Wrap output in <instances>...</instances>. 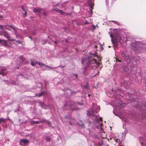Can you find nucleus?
Segmentation results:
<instances>
[{"mask_svg": "<svg viewBox=\"0 0 146 146\" xmlns=\"http://www.w3.org/2000/svg\"><path fill=\"white\" fill-rule=\"evenodd\" d=\"M96 57L98 59V57L95 54H91L88 57V58H83L82 60V64L88 65L90 63L95 64L96 65L99 66L100 64V59H98V61H97L94 58V57Z\"/></svg>", "mask_w": 146, "mask_h": 146, "instance_id": "nucleus-1", "label": "nucleus"}, {"mask_svg": "<svg viewBox=\"0 0 146 146\" xmlns=\"http://www.w3.org/2000/svg\"><path fill=\"white\" fill-rule=\"evenodd\" d=\"M114 31L115 33L110 35L113 42L115 44H117L118 42L121 43V36L116 34V33L117 32V30L115 29L114 30Z\"/></svg>", "mask_w": 146, "mask_h": 146, "instance_id": "nucleus-2", "label": "nucleus"}, {"mask_svg": "<svg viewBox=\"0 0 146 146\" xmlns=\"http://www.w3.org/2000/svg\"><path fill=\"white\" fill-rule=\"evenodd\" d=\"M82 105V104H80L79 103H76L69 101L64 106H70V110L73 111L76 110L78 109V108L77 107L75 108V107H77L78 105Z\"/></svg>", "mask_w": 146, "mask_h": 146, "instance_id": "nucleus-3", "label": "nucleus"}, {"mask_svg": "<svg viewBox=\"0 0 146 146\" xmlns=\"http://www.w3.org/2000/svg\"><path fill=\"white\" fill-rule=\"evenodd\" d=\"M33 11L35 14L42 13L44 15H47L46 13L44 11V9L42 8H34L33 9Z\"/></svg>", "mask_w": 146, "mask_h": 146, "instance_id": "nucleus-4", "label": "nucleus"}, {"mask_svg": "<svg viewBox=\"0 0 146 146\" xmlns=\"http://www.w3.org/2000/svg\"><path fill=\"white\" fill-rule=\"evenodd\" d=\"M94 0H88V3L90 6V13H92V9H93V7L94 6Z\"/></svg>", "mask_w": 146, "mask_h": 146, "instance_id": "nucleus-5", "label": "nucleus"}, {"mask_svg": "<svg viewBox=\"0 0 146 146\" xmlns=\"http://www.w3.org/2000/svg\"><path fill=\"white\" fill-rule=\"evenodd\" d=\"M29 141L27 139H21V141L19 142V144L20 145L22 146L23 145L22 143H24V145L25 144L27 143H29Z\"/></svg>", "mask_w": 146, "mask_h": 146, "instance_id": "nucleus-6", "label": "nucleus"}, {"mask_svg": "<svg viewBox=\"0 0 146 146\" xmlns=\"http://www.w3.org/2000/svg\"><path fill=\"white\" fill-rule=\"evenodd\" d=\"M3 35L6 37L8 40H9L10 36L9 35L6 31H3L2 32Z\"/></svg>", "mask_w": 146, "mask_h": 146, "instance_id": "nucleus-7", "label": "nucleus"}, {"mask_svg": "<svg viewBox=\"0 0 146 146\" xmlns=\"http://www.w3.org/2000/svg\"><path fill=\"white\" fill-rule=\"evenodd\" d=\"M0 43L5 46H9V44L7 43V42L6 40H1L0 39Z\"/></svg>", "mask_w": 146, "mask_h": 146, "instance_id": "nucleus-8", "label": "nucleus"}, {"mask_svg": "<svg viewBox=\"0 0 146 146\" xmlns=\"http://www.w3.org/2000/svg\"><path fill=\"white\" fill-rule=\"evenodd\" d=\"M35 63L39 65L40 66V67L41 68L42 66H45L46 65L42 63V62H35Z\"/></svg>", "mask_w": 146, "mask_h": 146, "instance_id": "nucleus-9", "label": "nucleus"}, {"mask_svg": "<svg viewBox=\"0 0 146 146\" xmlns=\"http://www.w3.org/2000/svg\"><path fill=\"white\" fill-rule=\"evenodd\" d=\"M5 70V69H0V74L2 75H3L4 74H5L4 73V71Z\"/></svg>", "mask_w": 146, "mask_h": 146, "instance_id": "nucleus-10", "label": "nucleus"}, {"mask_svg": "<svg viewBox=\"0 0 146 146\" xmlns=\"http://www.w3.org/2000/svg\"><path fill=\"white\" fill-rule=\"evenodd\" d=\"M19 59L21 60V61L24 63H26V60L25 59L23 58L22 56H21L19 58Z\"/></svg>", "mask_w": 146, "mask_h": 146, "instance_id": "nucleus-11", "label": "nucleus"}, {"mask_svg": "<svg viewBox=\"0 0 146 146\" xmlns=\"http://www.w3.org/2000/svg\"><path fill=\"white\" fill-rule=\"evenodd\" d=\"M39 121H32L31 122V125H33L34 124H39Z\"/></svg>", "mask_w": 146, "mask_h": 146, "instance_id": "nucleus-12", "label": "nucleus"}, {"mask_svg": "<svg viewBox=\"0 0 146 146\" xmlns=\"http://www.w3.org/2000/svg\"><path fill=\"white\" fill-rule=\"evenodd\" d=\"M8 26L9 27H10V28H12L13 29V30L15 32V33L16 34V31L17 30V29L16 28L14 27L12 25H8Z\"/></svg>", "mask_w": 146, "mask_h": 146, "instance_id": "nucleus-13", "label": "nucleus"}, {"mask_svg": "<svg viewBox=\"0 0 146 146\" xmlns=\"http://www.w3.org/2000/svg\"><path fill=\"white\" fill-rule=\"evenodd\" d=\"M5 27V26H2L1 25H0V29L3 30L5 29L4 27ZM5 29L7 30H10V29H8V28L7 27H5Z\"/></svg>", "mask_w": 146, "mask_h": 146, "instance_id": "nucleus-14", "label": "nucleus"}, {"mask_svg": "<svg viewBox=\"0 0 146 146\" xmlns=\"http://www.w3.org/2000/svg\"><path fill=\"white\" fill-rule=\"evenodd\" d=\"M36 61H33L32 60H31V64L32 66H34L35 64H36L35 63V62H36Z\"/></svg>", "mask_w": 146, "mask_h": 146, "instance_id": "nucleus-15", "label": "nucleus"}, {"mask_svg": "<svg viewBox=\"0 0 146 146\" xmlns=\"http://www.w3.org/2000/svg\"><path fill=\"white\" fill-rule=\"evenodd\" d=\"M5 120V119L3 118H0V124H1L2 122H3Z\"/></svg>", "mask_w": 146, "mask_h": 146, "instance_id": "nucleus-16", "label": "nucleus"}, {"mask_svg": "<svg viewBox=\"0 0 146 146\" xmlns=\"http://www.w3.org/2000/svg\"><path fill=\"white\" fill-rule=\"evenodd\" d=\"M46 121L45 119H42L40 120V122L41 123H46Z\"/></svg>", "mask_w": 146, "mask_h": 146, "instance_id": "nucleus-17", "label": "nucleus"}, {"mask_svg": "<svg viewBox=\"0 0 146 146\" xmlns=\"http://www.w3.org/2000/svg\"><path fill=\"white\" fill-rule=\"evenodd\" d=\"M50 140V138L48 137H46V140L47 141H49Z\"/></svg>", "mask_w": 146, "mask_h": 146, "instance_id": "nucleus-18", "label": "nucleus"}, {"mask_svg": "<svg viewBox=\"0 0 146 146\" xmlns=\"http://www.w3.org/2000/svg\"><path fill=\"white\" fill-rule=\"evenodd\" d=\"M59 13L61 14H64V13L63 12V11L62 10H58Z\"/></svg>", "mask_w": 146, "mask_h": 146, "instance_id": "nucleus-19", "label": "nucleus"}, {"mask_svg": "<svg viewBox=\"0 0 146 146\" xmlns=\"http://www.w3.org/2000/svg\"><path fill=\"white\" fill-rule=\"evenodd\" d=\"M46 123H47L49 126H50L51 125V123L50 122L46 121Z\"/></svg>", "mask_w": 146, "mask_h": 146, "instance_id": "nucleus-20", "label": "nucleus"}, {"mask_svg": "<svg viewBox=\"0 0 146 146\" xmlns=\"http://www.w3.org/2000/svg\"><path fill=\"white\" fill-rule=\"evenodd\" d=\"M100 121H101V123H100V126L101 127H102L103 125V124L102 122V119L101 118H100Z\"/></svg>", "mask_w": 146, "mask_h": 146, "instance_id": "nucleus-21", "label": "nucleus"}, {"mask_svg": "<svg viewBox=\"0 0 146 146\" xmlns=\"http://www.w3.org/2000/svg\"><path fill=\"white\" fill-rule=\"evenodd\" d=\"M27 13L26 11H24V13L23 14L24 17H25L27 15Z\"/></svg>", "mask_w": 146, "mask_h": 146, "instance_id": "nucleus-22", "label": "nucleus"}, {"mask_svg": "<svg viewBox=\"0 0 146 146\" xmlns=\"http://www.w3.org/2000/svg\"><path fill=\"white\" fill-rule=\"evenodd\" d=\"M45 66L48 67L49 69H53L50 66H48L47 65H45Z\"/></svg>", "mask_w": 146, "mask_h": 146, "instance_id": "nucleus-23", "label": "nucleus"}, {"mask_svg": "<svg viewBox=\"0 0 146 146\" xmlns=\"http://www.w3.org/2000/svg\"><path fill=\"white\" fill-rule=\"evenodd\" d=\"M108 0H106V5H108Z\"/></svg>", "mask_w": 146, "mask_h": 146, "instance_id": "nucleus-24", "label": "nucleus"}, {"mask_svg": "<svg viewBox=\"0 0 146 146\" xmlns=\"http://www.w3.org/2000/svg\"><path fill=\"white\" fill-rule=\"evenodd\" d=\"M42 93H40L39 94H38V96L39 97H40L42 95Z\"/></svg>", "mask_w": 146, "mask_h": 146, "instance_id": "nucleus-25", "label": "nucleus"}, {"mask_svg": "<svg viewBox=\"0 0 146 146\" xmlns=\"http://www.w3.org/2000/svg\"><path fill=\"white\" fill-rule=\"evenodd\" d=\"M96 146H102L100 143H99L98 145Z\"/></svg>", "mask_w": 146, "mask_h": 146, "instance_id": "nucleus-26", "label": "nucleus"}, {"mask_svg": "<svg viewBox=\"0 0 146 146\" xmlns=\"http://www.w3.org/2000/svg\"><path fill=\"white\" fill-rule=\"evenodd\" d=\"M22 9L23 11H25L24 9L23 6H22Z\"/></svg>", "mask_w": 146, "mask_h": 146, "instance_id": "nucleus-27", "label": "nucleus"}, {"mask_svg": "<svg viewBox=\"0 0 146 146\" xmlns=\"http://www.w3.org/2000/svg\"><path fill=\"white\" fill-rule=\"evenodd\" d=\"M74 76L76 77V78H77L78 76L77 74H74Z\"/></svg>", "mask_w": 146, "mask_h": 146, "instance_id": "nucleus-28", "label": "nucleus"}, {"mask_svg": "<svg viewBox=\"0 0 146 146\" xmlns=\"http://www.w3.org/2000/svg\"><path fill=\"white\" fill-rule=\"evenodd\" d=\"M116 62H118V61L119 62H121V61L120 60L118 59H116Z\"/></svg>", "mask_w": 146, "mask_h": 146, "instance_id": "nucleus-29", "label": "nucleus"}, {"mask_svg": "<svg viewBox=\"0 0 146 146\" xmlns=\"http://www.w3.org/2000/svg\"><path fill=\"white\" fill-rule=\"evenodd\" d=\"M69 90H70L71 92L72 93H74V92L73 90H71L70 89H69Z\"/></svg>", "mask_w": 146, "mask_h": 146, "instance_id": "nucleus-30", "label": "nucleus"}, {"mask_svg": "<svg viewBox=\"0 0 146 146\" xmlns=\"http://www.w3.org/2000/svg\"><path fill=\"white\" fill-rule=\"evenodd\" d=\"M16 42L18 43H20L21 42L19 40L17 41Z\"/></svg>", "mask_w": 146, "mask_h": 146, "instance_id": "nucleus-31", "label": "nucleus"}, {"mask_svg": "<svg viewBox=\"0 0 146 146\" xmlns=\"http://www.w3.org/2000/svg\"><path fill=\"white\" fill-rule=\"evenodd\" d=\"M88 23H88V22H86V23H84V24H88Z\"/></svg>", "mask_w": 146, "mask_h": 146, "instance_id": "nucleus-32", "label": "nucleus"}, {"mask_svg": "<svg viewBox=\"0 0 146 146\" xmlns=\"http://www.w3.org/2000/svg\"><path fill=\"white\" fill-rule=\"evenodd\" d=\"M128 94H129V96H131V94H129V93H128Z\"/></svg>", "mask_w": 146, "mask_h": 146, "instance_id": "nucleus-33", "label": "nucleus"}, {"mask_svg": "<svg viewBox=\"0 0 146 146\" xmlns=\"http://www.w3.org/2000/svg\"><path fill=\"white\" fill-rule=\"evenodd\" d=\"M54 42L56 44V45H57V44H56V43H57V42H56V41H54Z\"/></svg>", "mask_w": 146, "mask_h": 146, "instance_id": "nucleus-34", "label": "nucleus"}, {"mask_svg": "<svg viewBox=\"0 0 146 146\" xmlns=\"http://www.w3.org/2000/svg\"><path fill=\"white\" fill-rule=\"evenodd\" d=\"M64 66H61L60 67H64Z\"/></svg>", "mask_w": 146, "mask_h": 146, "instance_id": "nucleus-35", "label": "nucleus"}, {"mask_svg": "<svg viewBox=\"0 0 146 146\" xmlns=\"http://www.w3.org/2000/svg\"><path fill=\"white\" fill-rule=\"evenodd\" d=\"M92 113H93V115H94V111H92Z\"/></svg>", "mask_w": 146, "mask_h": 146, "instance_id": "nucleus-36", "label": "nucleus"}, {"mask_svg": "<svg viewBox=\"0 0 146 146\" xmlns=\"http://www.w3.org/2000/svg\"><path fill=\"white\" fill-rule=\"evenodd\" d=\"M29 38H31V36H29Z\"/></svg>", "mask_w": 146, "mask_h": 146, "instance_id": "nucleus-37", "label": "nucleus"}, {"mask_svg": "<svg viewBox=\"0 0 146 146\" xmlns=\"http://www.w3.org/2000/svg\"><path fill=\"white\" fill-rule=\"evenodd\" d=\"M88 96H90V95H88Z\"/></svg>", "mask_w": 146, "mask_h": 146, "instance_id": "nucleus-38", "label": "nucleus"}]
</instances>
